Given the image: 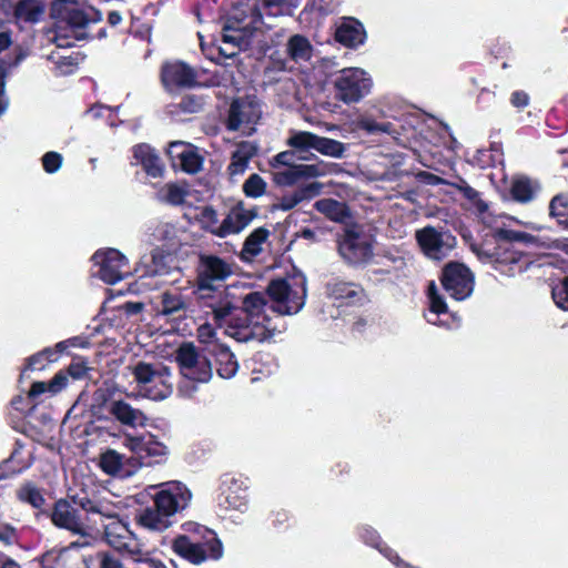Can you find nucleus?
Listing matches in <instances>:
<instances>
[{
    "instance_id": "f257e3e1",
    "label": "nucleus",
    "mask_w": 568,
    "mask_h": 568,
    "mask_svg": "<svg viewBox=\"0 0 568 568\" xmlns=\"http://www.w3.org/2000/svg\"><path fill=\"white\" fill-rule=\"evenodd\" d=\"M153 505L145 507L136 516L141 527L162 532L176 521V515L190 504L192 494L181 481H166L153 487Z\"/></svg>"
},
{
    "instance_id": "f03ea898",
    "label": "nucleus",
    "mask_w": 568,
    "mask_h": 568,
    "mask_svg": "<svg viewBox=\"0 0 568 568\" xmlns=\"http://www.w3.org/2000/svg\"><path fill=\"white\" fill-rule=\"evenodd\" d=\"M241 312L245 314L244 318L236 317L232 314L229 320V327L232 329L231 335L239 342L257 341L264 342L273 337V332L260 320L268 321L264 314L267 304L266 297L262 292H251L246 294L242 302Z\"/></svg>"
},
{
    "instance_id": "7ed1b4c3",
    "label": "nucleus",
    "mask_w": 568,
    "mask_h": 568,
    "mask_svg": "<svg viewBox=\"0 0 568 568\" xmlns=\"http://www.w3.org/2000/svg\"><path fill=\"white\" fill-rule=\"evenodd\" d=\"M263 14L257 1L235 8L222 28V41L239 49L252 44V38L263 26Z\"/></svg>"
},
{
    "instance_id": "20e7f679",
    "label": "nucleus",
    "mask_w": 568,
    "mask_h": 568,
    "mask_svg": "<svg viewBox=\"0 0 568 568\" xmlns=\"http://www.w3.org/2000/svg\"><path fill=\"white\" fill-rule=\"evenodd\" d=\"M473 252L484 263H489L500 274L514 276L525 272L531 263L529 256L514 246L495 245L487 243L473 244Z\"/></svg>"
},
{
    "instance_id": "39448f33",
    "label": "nucleus",
    "mask_w": 568,
    "mask_h": 568,
    "mask_svg": "<svg viewBox=\"0 0 568 568\" xmlns=\"http://www.w3.org/2000/svg\"><path fill=\"white\" fill-rule=\"evenodd\" d=\"M337 251L344 262L354 267L365 266L374 257L373 240L356 222L344 229L337 240Z\"/></svg>"
},
{
    "instance_id": "423d86ee",
    "label": "nucleus",
    "mask_w": 568,
    "mask_h": 568,
    "mask_svg": "<svg viewBox=\"0 0 568 568\" xmlns=\"http://www.w3.org/2000/svg\"><path fill=\"white\" fill-rule=\"evenodd\" d=\"M294 285L288 283L286 278L278 277L271 280L267 287L266 294L270 298L276 303L273 311L282 315L296 314L305 303L306 297V280L302 275L293 276Z\"/></svg>"
},
{
    "instance_id": "0eeeda50",
    "label": "nucleus",
    "mask_w": 568,
    "mask_h": 568,
    "mask_svg": "<svg viewBox=\"0 0 568 568\" xmlns=\"http://www.w3.org/2000/svg\"><path fill=\"white\" fill-rule=\"evenodd\" d=\"M192 294L196 305L205 314H211L219 326L226 323L235 310L229 297L227 285L193 284Z\"/></svg>"
},
{
    "instance_id": "6e6552de",
    "label": "nucleus",
    "mask_w": 568,
    "mask_h": 568,
    "mask_svg": "<svg viewBox=\"0 0 568 568\" xmlns=\"http://www.w3.org/2000/svg\"><path fill=\"white\" fill-rule=\"evenodd\" d=\"M175 361L181 374L192 382L207 383L212 378V361L193 343H182L175 351Z\"/></svg>"
},
{
    "instance_id": "1a4fd4ad",
    "label": "nucleus",
    "mask_w": 568,
    "mask_h": 568,
    "mask_svg": "<svg viewBox=\"0 0 568 568\" xmlns=\"http://www.w3.org/2000/svg\"><path fill=\"white\" fill-rule=\"evenodd\" d=\"M444 291L456 301L468 298L475 287V275L464 263L450 261L442 268L439 276Z\"/></svg>"
},
{
    "instance_id": "9d476101",
    "label": "nucleus",
    "mask_w": 568,
    "mask_h": 568,
    "mask_svg": "<svg viewBox=\"0 0 568 568\" xmlns=\"http://www.w3.org/2000/svg\"><path fill=\"white\" fill-rule=\"evenodd\" d=\"M373 82L359 68L343 69L334 81L335 97L344 103H355L366 97Z\"/></svg>"
},
{
    "instance_id": "9b49d317",
    "label": "nucleus",
    "mask_w": 568,
    "mask_h": 568,
    "mask_svg": "<svg viewBox=\"0 0 568 568\" xmlns=\"http://www.w3.org/2000/svg\"><path fill=\"white\" fill-rule=\"evenodd\" d=\"M160 81L169 94H179L200 87L195 69L180 60L166 61L161 65Z\"/></svg>"
},
{
    "instance_id": "f8f14e48",
    "label": "nucleus",
    "mask_w": 568,
    "mask_h": 568,
    "mask_svg": "<svg viewBox=\"0 0 568 568\" xmlns=\"http://www.w3.org/2000/svg\"><path fill=\"white\" fill-rule=\"evenodd\" d=\"M233 274V264L225 258L215 254L201 253L195 266L194 284L226 285V280Z\"/></svg>"
},
{
    "instance_id": "ddd939ff",
    "label": "nucleus",
    "mask_w": 568,
    "mask_h": 568,
    "mask_svg": "<svg viewBox=\"0 0 568 568\" xmlns=\"http://www.w3.org/2000/svg\"><path fill=\"white\" fill-rule=\"evenodd\" d=\"M112 393L108 388H98L93 393V400L99 407L108 406L109 413L122 425L136 427H144L148 422L145 414L136 408H133L124 399H111Z\"/></svg>"
},
{
    "instance_id": "4468645a",
    "label": "nucleus",
    "mask_w": 568,
    "mask_h": 568,
    "mask_svg": "<svg viewBox=\"0 0 568 568\" xmlns=\"http://www.w3.org/2000/svg\"><path fill=\"white\" fill-rule=\"evenodd\" d=\"M123 445L145 466L161 464L165 460L168 455L166 446L158 440L156 436L151 433L139 436L125 434Z\"/></svg>"
},
{
    "instance_id": "2eb2a0df",
    "label": "nucleus",
    "mask_w": 568,
    "mask_h": 568,
    "mask_svg": "<svg viewBox=\"0 0 568 568\" xmlns=\"http://www.w3.org/2000/svg\"><path fill=\"white\" fill-rule=\"evenodd\" d=\"M415 237L423 253L437 261L446 257L456 245V237L449 231H438L430 225L417 230Z\"/></svg>"
},
{
    "instance_id": "dca6fc26",
    "label": "nucleus",
    "mask_w": 568,
    "mask_h": 568,
    "mask_svg": "<svg viewBox=\"0 0 568 568\" xmlns=\"http://www.w3.org/2000/svg\"><path fill=\"white\" fill-rule=\"evenodd\" d=\"M92 261L99 266L98 276L104 283L113 285L129 274L126 257L115 248L97 251Z\"/></svg>"
},
{
    "instance_id": "f3484780",
    "label": "nucleus",
    "mask_w": 568,
    "mask_h": 568,
    "mask_svg": "<svg viewBox=\"0 0 568 568\" xmlns=\"http://www.w3.org/2000/svg\"><path fill=\"white\" fill-rule=\"evenodd\" d=\"M88 369L85 361L75 358L65 369L59 371L49 382L32 383L29 389V397L37 398L44 393L55 395L65 388L69 382V376L73 379H81L85 376Z\"/></svg>"
},
{
    "instance_id": "a211bd4d",
    "label": "nucleus",
    "mask_w": 568,
    "mask_h": 568,
    "mask_svg": "<svg viewBox=\"0 0 568 568\" xmlns=\"http://www.w3.org/2000/svg\"><path fill=\"white\" fill-rule=\"evenodd\" d=\"M258 118L260 106L254 100L236 98L230 104L225 128L227 131L235 132L243 124H255Z\"/></svg>"
},
{
    "instance_id": "6ab92c4d",
    "label": "nucleus",
    "mask_w": 568,
    "mask_h": 568,
    "mask_svg": "<svg viewBox=\"0 0 568 568\" xmlns=\"http://www.w3.org/2000/svg\"><path fill=\"white\" fill-rule=\"evenodd\" d=\"M326 290L331 297L343 300L349 306L363 307L371 302L369 295L359 283L336 280L327 283Z\"/></svg>"
},
{
    "instance_id": "aec40b11",
    "label": "nucleus",
    "mask_w": 568,
    "mask_h": 568,
    "mask_svg": "<svg viewBox=\"0 0 568 568\" xmlns=\"http://www.w3.org/2000/svg\"><path fill=\"white\" fill-rule=\"evenodd\" d=\"M257 207L245 209L243 201L237 202L222 221L217 230L212 231L220 237H225L230 234H237L244 230L256 216Z\"/></svg>"
},
{
    "instance_id": "412c9836",
    "label": "nucleus",
    "mask_w": 568,
    "mask_h": 568,
    "mask_svg": "<svg viewBox=\"0 0 568 568\" xmlns=\"http://www.w3.org/2000/svg\"><path fill=\"white\" fill-rule=\"evenodd\" d=\"M47 515L52 524L61 529L79 534L82 531V523L79 518L78 510L67 498L58 499L52 507V510L42 511Z\"/></svg>"
},
{
    "instance_id": "4be33fe9",
    "label": "nucleus",
    "mask_w": 568,
    "mask_h": 568,
    "mask_svg": "<svg viewBox=\"0 0 568 568\" xmlns=\"http://www.w3.org/2000/svg\"><path fill=\"white\" fill-rule=\"evenodd\" d=\"M75 1L53 0L50 6V17L54 20L65 22L74 29L85 28L90 22L84 10L75 8Z\"/></svg>"
},
{
    "instance_id": "5701e85b",
    "label": "nucleus",
    "mask_w": 568,
    "mask_h": 568,
    "mask_svg": "<svg viewBox=\"0 0 568 568\" xmlns=\"http://www.w3.org/2000/svg\"><path fill=\"white\" fill-rule=\"evenodd\" d=\"M168 154L172 160H179L182 171L189 174H195L203 168V156L196 148L184 142H172L168 149Z\"/></svg>"
},
{
    "instance_id": "b1692460",
    "label": "nucleus",
    "mask_w": 568,
    "mask_h": 568,
    "mask_svg": "<svg viewBox=\"0 0 568 568\" xmlns=\"http://www.w3.org/2000/svg\"><path fill=\"white\" fill-rule=\"evenodd\" d=\"M209 358L216 374L223 379H230L239 371V362L234 353L225 344H214L209 348Z\"/></svg>"
},
{
    "instance_id": "393cba45",
    "label": "nucleus",
    "mask_w": 568,
    "mask_h": 568,
    "mask_svg": "<svg viewBox=\"0 0 568 568\" xmlns=\"http://www.w3.org/2000/svg\"><path fill=\"white\" fill-rule=\"evenodd\" d=\"M133 165H141L143 171L151 178H161L164 165L156 151L146 143H139L132 148Z\"/></svg>"
},
{
    "instance_id": "a878e982",
    "label": "nucleus",
    "mask_w": 568,
    "mask_h": 568,
    "mask_svg": "<svg viewBox=\"0 0 568 568\" xmlns=\"http://www.w3.org/2000/svg\"><path fill=\"white\" fill-rule=\"evenodd\" d=\"M335 40L342 45L355 49L366 40L364 26L355 18H344L336 28Z\"/></svg>"
},
{
    "instance_id": "bb28decb",
    "label": "nucleus",
    "mask_w": 568,
    "mask_h": 568,
    "mask_svg": "<svg viewBox=\"0 0 568 568\" xmlns=\"http://www.w3.org/2000/svg\"><path fill=\"white\" fill-rule=\"evenodd\" d=\"M540 191V182L528 175H515L511 179L509 194L516 203L528 204L537 197Z\"/></svg>"
},
{
    "instance_id": "cd10ccee",
    "label": "nucleus",
    "mask_w": 568,
    "mask_h": 568,
    "mask_svg": "<svg viewBox=\"0 0 568 568\" xmlns=\"http://www.w3.org/2000/svg\"><path fill=\"white\" fill-rule=\"evenodd\" d=\"M323 190L321 182H311L297 187L293 193L283 195L280 201L273 204L272 210L290 211L303 201L312 200L320 195Z\"/></svg>"
},
{
    "instance_id": "c85d7f7f",
    "label": "nucleus",
    "mask_w": 568,
    "mask_h": 568,
    "mask_svg": "<svg viewBox=\"0 0 568 568\" xmlns=\"http://www.w3.org/2000/svg\"><path fill=\"white\" fill-rule=\"evenodd\" d=\"M314 209L325 215L329 221L351 225L349 220L353 219L351 207L346 202H342L332 197H325L314 203Z\"/></svg>"
},
{
    "instance_id": "c756f323",
    "label": "nucleus",
    "mask_w": 568,
    "mask_h": 568,
    "mask_svg": "<svg viewBox=\"0 0 568 568\" xmlns=\"http://www.w3.org/2000/svg\"><path fill=\"white\" fill-rule=\"evenodd\" d=\"M172 549L175 554L194 565L202 564L207 559L205 546L192 542L185 535H179L174 538Z\"/></svg>"
},
{
    "instance_id": "7c9ffc66",
    "label": "nucleus",
    "mask_w": 568,
    "mask_h": 568,
    "mask_svg": "<svg viewBox=\"0 0 568 568\" xmlns=\"http://www.w3.org/2000/svg\"><path fill=\"white\" fill-rule=\"evenodd\" d=\"M316 135L310 131H294L286 143L298 154V160L307 161L314 156L310 151L315 149Z\"/></svg>"
},
{
    "instance_id": "2f4dec72",
    "label": "nucleus",
    "mask_w": 568,
    "mask_h": 568,
    "mask_svg": "<svg viewBox=\"0 0 568 568\" xmlns=\"http://www.w3.org/2000/svg\"><path fill=\"white\" fill-rule=\"evenodd\" d=\"M16 497L20 503L28 504L42 514L45 498L42 490L31 480H27L16 490Z\"/></svg>"
},
{
    "instance_id": "473e14b6",
    "label": "nucleus",
    "mask_w": 568,
    "mask_h": 568,
    "mask_svg": "<svg viewBox=\"0 0 568 568\" xmlns=\"http://www.w3.org/2000/svg\"><path fill=\"white\" fill-rule=\"evenodd\" d=\"M130 530L121 520H112L104 526V537L108 544L116 549L129 547Z\"/></svg>"
},
{
    "instance_id": "72a5a7b5",
    "label": "nucleus",
    "mask_w": 568,
    "mask_h": 568,
    "mask_svg": "<svg viewBox=\"0 0 568 568\" xmlns=\"http://www.w3.org/2000/svg\"><path fill=\"white\" fill-rule=\"evenodd\" d=\"M495 240V245H507L514 246L515 242L530 244L535 242V236L524 232V231H515L504 227H497L493 231L491 234Z\"/></svg>"
},
{
    "instance_id": "f704fd0d",
    "label": "nucleus",
    "mask_w": 568,
    "mask_h": 568,
    "mask_svg": "<svg viewBox=\"0 0 568 568\" xmlns=\"http://www.w3.org/2000/svg\"><path fill=\"white\" fill-rule=\"evenodd\" d=\"M549 216L557 221V224L568 230V192L554 195L549 202Z\"/></svg>"
},
{
    "instance_id": "c9c22d12",
    "label": "nucleus",
    "mask_w": 568,
    "mask_h": 568,
    "mask_svg": "<svg viewBox=\"0 0 568 568\" xmlns=\"http://www.w3.org/2000/svg\"><path fill=\"white\" fill-rule=\"evenodd\" d=\"M44 7L39 0H20L14 8L17 18L30 23L40 21Z\"/></svg>"
},
{
    "instance_id": "e433bc0d",
    "label": "nucleus",
    "mask_w": 568,
    "mask_h": 568,
    "mask_svg": "<svg viewBox=\"0 0 568 568\" xmlns=\"http://www.w3.org/2000/svg\"><path fill=\"white\" fill-rule=\"evenodd\" d=\"M186 311V304L181 294L164 292L161 297V313L165 316L182 318Z\"/></svg>"
},
{
    "instance_id": "4c0bfd02",
    "label": "nucleus",
    "mask_w": 568,
    "mask_h": 568,
    "mask_svg": "<svg viewBox=\"0 0 568 568\" xmlns=\"http://www.w3.org/2000/svg\"><path fill=\"white\" fill-rule=\"evenodd\" d=\"M254 153L247 148L245 143L241 144L231 155V162L227 165V173L230 176L243 174L248 162Z\"/></svg>"
},
{
    "instance_id": "58836bf2",
    "label": "nucleus",
    "mask_w": 568,
    "mask_h": 568,
    "mask_svg": "<svg viewBox=\"0 0 568 568\" xmlns=\"http://www.w3.org/2000/svg\"><path fill=\"white\" fill-rule=\"evenodd\" d=\"M204 99L196 94H186L180 102L170 105L172 114H193L199 113L204 108Z\"/></svg>"
},
{
    "instance_id": "ea45409f",
    "label": "nucleus",
    "mask_w": 568,
    "mask_h": 568,
    "mask_svg": "<svg viewBox=\"0 0 568 568\" xmlns=\"http://www.w3.org/2000/svg\"><path fill=\"white\" fill-rule=\"evenodd\" d=\"M312 45L306 37L294 34L287 42V53L294 61L308 60L311 58Z\"/></svg>"
},
{
    "instance_id": "a19ab883",
    "label": "nucleus",
    "mask_w": 568,
    "mask_h": 568,
    "mask_svg": "<svg viewBox=\"0 0 568 568\" xmlns=\"http://www.w3.org/2000/svg\"><path fill=\"white\" fill-rule=\"evenodd\" d=\"M315 151L320 152L323 155L332 156V158H342L345 152L344 143L326 138L316 135L315 141Z\"/></svg>"
},
{
    "instance_id": "79ce46f5",
    "label": "nucleus",
    "mask_w": 568,
    "mask_h": 568,
    "mask_svg": "<svg viewBox=\"0 0 568 568\" xmlns=\"http://www.w3.org/2000/svg\"><path fill=\"white\" fill-rule=\"evenodd\" d=\"M100 468L108 475H116L123 467V456L114 449H106L100 455Z\"/></svg>"
},
{
    "instance_id": "37998d69",
    "label": "nucleus",
    "mask_w": 568,
    "mask_h": 568,
    "mask_svg": "<svg viewBox=\"0 0 568 568\" xmlns=\"http://www.w3.org/2000/svg\"><path fill=\"white\" fill-rule=\"evenodd\" d=\"M270 231L264 227H257L245 239L243 244V251L256 256L262 251V244L267 240Z\"/></svg>"
},
{
    "instance_id": "c03bdc74",
    "label": "nucleus",
    "mask_w": 568,
    "mask_h": 568,
    "mask_svg": "<svg viewBox=\"0 0 568 568\" xmlns=\"http://www.w3.org/2000/svg\"><path fill=\"white\" fill-rule=\"evenodd\" d=\"M267 184L264 179L257 174H251L243 183L242 190L246 197L257 199L265 194Z\"/></svg>"
},
{
    "instance_id": "a18cd8bd",
    "label": "nucleus",
    "mask_w": 568,
    "mask_h": 568,
    "mask_svg": "<svg viewBox=\"0 0 568 568\" xmlns=\"http://www.w3.org/2000/svg\"><path fill=\"white\" fill-rule=\"evenodd\" d=\"M80 345V337H72L55 344L54 347H45L40 351V354L45 357L48 364L57 362L60 355L65 352L70 346L77 347Z\"/></svg>"
},
{
    "instance_id": "49530a36",
    "label": "nucleus",
    "mask_w": 568,
    "mask_h": 568,
    "mask_svg": "<svg viewBox=\"0 0 568 568\" xmlns=\"http://www.w3.org/2000/svg\"><path fill=\"white\" fill-rule=\"evenodd\" d=\"M457 189L463 196L473 204L478 213L483 214L488 210V204L480 197L479 192L468 185L465 181H463L462 185H457Z\"/></svg>"
},
{
    "instance_id": "de8ad7c7",
    "label": "nucleus",
    "mask_w": 568,
    "mask_h": 568,
    "mask_svg": "<svg viewBox=\"0 0 568 568\" xmlns=\"http://www.w3.org/2000/svg\"><path fill=\"white\" fill-rule=\"evenodd\" d=\"M23 447V443L17 439L12 453L10 454L9 458L3 462V464L10 468L12 474H20L31 465L30 463L19 460V456L21 455Z\"/></svg>"
},
{
    "instance_id": "09e8293b",
    "label": "nucleus",
    "mask_w": 568,
    "mask_h": 568,
    "mask_svg": "<svg viewBox=\"0 0 568 568\" xmlns=\"http://www.w3.org/2000/svg\"><path fill=\"white\" fill-rule=\"evenodd\" d=\"M551 297L562 311H568V275L551 287Z\"/></svg>"
},
{
    "instance_id": "8fccbe9b",
    "label": "nucleus",
    "mask_w": 568,
    "mask_h": 568,
    "mask_svg": "<svg viewBox=\"0 0 568 568\" xmlns=\"http://www.w3.org/2000/svg\"><path fill=\"white\" fill-rule=\"evenodd\" d=\"M132 374L134 377V381L138 384L145 385L151 383L156 372L152 364L145 363V362H139L132 369Z\"/></svg>"
},
{
    "instance_id": "3c124183",
    "label": "nucleus",
    "mask_w": 568,
    "mask_h": 568,
    "mask_svg": "<svg viewBox=\"0 0 568 568\" xmlns=\"http://www.w3.org/2000/svg\"><path fill=\"white\" fill-rule=\"evenodd\" d=\"M429 297V310L430 312L440 315L445 314L448 311L447 304L442 295H439L436 291V286L434 283L430 284L428 290Z\"/></svg>"
},
{
    "instance_id": "603ef678",
    "label": "nucleus",
    "mask_w": 568,
    "mask_h": 568,
    "mask_svg": "<svg viewBox=\"0 0 568 568\" xmlns=\"http://www.w3.org/2000/svg\"><path fill=\"white\" fill-rule=\"evenodd\" d=\"M358 536L365 544L378 548L382 551L381 545L383 540L376 529L371 526H362L358 528Z\"/></svg>"
},
{
    "instance_id": "864d4df0",
    "label": "nucleus",
    "mask_w": 568,
    "mask_h": 568,
    "mask_svg": "<svg viewBox=\"0 0 568 568\" xmlns=\"http://www.w3.org/2000/svg\"><path fill=\"white\" fill-rule=\"evenodd\" d=\"M63 158L60 153L49 151L42 156L43 170L49 173H55L62 165Z\"/></svg>"
},
{
    "instance_id": "5fc2aeb1",
    "label": "nucleus",
    "mask_w": 568,
    "mask_h": 568,
    "mask_svg": "<svg viewBox=\"0 0 568 568\" xmlns=\"http://www.w3.org/2000/svg\"><path fill=\"white\" fill-rule=\"evenodd\" d=\"M297 169V173L301 179H311L325 175L326 170L322 165V163L317 164H295Z\"/></svg>"
},
{
    "instance_id": "6e6d98bb",
    "label": "nucleus",
    "mask_w": 568,
    "mask_h": 568,
    "mask_svg": "<svg viewBox=\"0 0 568 568\" xmlns=\"http://www.w3.org/2000/svg\"><path fill=\"white\" fill-rule=\"evenodd\" d=\"M71 500L75 506L80 507L87 513L102 514L101 504L90 499L87 496H72Z\"/></svg>"
},
{
    "instance_id": "4d7b16f0",
    "label": "nucleus",
    "mask_w": 568,
    "mask_h": 568,
    "mask_svg": "<svg viewBox=\"0 0 568 568\" xmlns=\"http://www.w3.org/2000/svg\"><path fill=\"white\" fill-rule=\"evenodd\" d=\"M19 540L18 529L11 524L0 525V542L4 546H12Z\"/></svg>"
},
{
    "instance_id": "13d9d810",
    "label": "nucleus",
    "mask_w": 568,
    "mask_h": 568,
    "mask_svg": "<svg viewBox=\"0 0 568 568\" xmlns=\"http://www.w3.org/2000/svg\"><path fill=\"white\" fill-rule=\"evenodd\" d=\"M186 192L178 184H168L165 200L172 205L184 203Z\"/></svg>"
},
{
    "instance_id": "bf43d9fd",
    "label": "nucleus",
    "mask_w": 568,
    "mask_h": 568,
    "mask_svg": "<svg viewBox=\"0 0 568 568\" xmlns=\"http://www.w3.org/2000/svg\"><path fill=\"white\" fill-rule=\"evenodd\" d=\"M361 129L365 130L368 133H377V132H386L388 133L392 128V123L385 122V123H378L373 119H362L359 121Z\"/></svg>"
},
{
    "instance_id": "052dcab7",
    "label": "nucleus",
    "mask_w": 568,
    "mask_h": 568,
    "mask_svg": "<svg viewBox=\"0 0 568 568\" xmlns=\"http://www.w3.org/2000/svg\"><path fill=\"white\" fill-rule=\"evenodd\" d=\"M48 363L45 361V357H43L40 352L29 356L26 359L24 367L21 372V376L26 371H42L47 367Z\"/></svg>"
},
{
    "instance_id": "680f3d73",
    "label": "nucleus",
    "mask_w": 568,
    "mask_h": 568,
    "mask_svg": "<svg viewBox=\"0 0 568 568\" xmlns=\"http://www.w3.org/2000/svg\"><path fill=\"white\" fill-rule=\"evenodd\" d=\"M225 501L229 508L241 509L243 506L247 504V495L246 491L243 490V495H235L232 490V487H229V491L225 496Z\"/></svg>"
},
{
    "instance_id": "e2e57ef3",
    "label": "nucleus",
    "mask_w": 568,
    "mask_h": 568,
    "mask_svg": "<svg viewBox=\"0 0 568 568\" xmlns=\"http://www.w3.org/2000/svg\"><path fill=\"white\" fill-rule=\"evenodd\" d=\"M300 180L296 165H290L285 171L278 173V183L293 185Z\"/></svg>"
},
{
    "instance_id": "0e129e2a",
    "label": "nucleus",
    "mask_w": 568,
    "mask_h": 568,
    "mask_svg": "<svg viewBox=\"0 0 568 568\" xmlns=\"http://www.w3.org/2000/svg\"><path fill=\"white\" fill-rule=\"evenodd\" d=\"M300 180L296 165H290L285 171L278 173V183L293 185Z\"/></svg>"
},
{
    "instance_id": "69168bd1",
    "label": "nucleus",
    "mask_w": 568,
    "mask_h": 568,
    "mask_svg": "<svg viewBox=\"0 0 568 568\" xmlns=\"http://www.w3.org/2000/svg\"><path fill=\"white\" fill-rule=\"evenodd\" d=\"M28 399H31L29 395L27 397H24L23 395H16L10 400V405L13 409L27 416L34 408V406L30 408L28 407Z\"/></svg>"
},
{
    "instance_id": "338daca9",
    "label": "nucleus",
    "mask_w": 568,
    "mask_h": 568,
    "mask_svg": "<svg viewBox=\"0 0 568 568\" xmlns=\"http://www.w3.org/2000/svg\"><path fill=\"white\" fill-rule=\"evenodd\" d=\"M529 94L523 90H516L510 95V103L514 108L523 110L529 105Z\"/></svg>"
},
{
    "instance_id": "774afa93",
    "label": "nucleus",
    "mask_w": 568,
    "mask_h": 568,
    "mask_svg": "<svg viewBox=\"0 0 568 568\" xmlns=\"http://www.w3.org/2000/svg\"><path fill=\"white\" fill-rule=\"evenodd\" d=\"M101 557L100 568H123L121 561L109 552L99 555Z\"/></svg>"
}]
</instances>
